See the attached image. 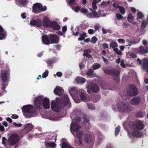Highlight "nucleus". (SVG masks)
Returning a JSON list of instances; mask_svg holds the SVG:
<instances>
[{
	"label": "nucleus",
	"mask_w": 148,
	"mask_h": 148,
	"mask_svg": "<svg viewBox=\"0 0 148 148\" xmlns=\"http://www.w3.org/2000/svg\"><path fill=\"white\" fill-rule=\"evenodd\" d=\"M148 23V21L145 20H143L141 23V27L142 29H144L147 26Z\"/></svg>",
	"instance_id": "obj_33"
},
{
	"label": "nucleus",
	"mask_w": 148,
	"mask_h": 148,
	"mask_svg": "<svg viewBox=\"0 0 148 148\" xmlns=\"http://www.w3.org/2000/svg\"><path fill=\"white\" fill-rule=\"evenodd\" d=\"M101 65L99 63H96L93 66V69L94 70H96L100 68Z\"/></svg>",
	"instance_id": "obj_43"
},
{
	"label": "nucleus",
	"mask_w": 148,
	"mask_h": 148,
	"mask_svg": "<svg viewBox=\"0 0 148 148\" xmlns=\"http://www.w3.org/2000/svg\"><path fill=\"white\" fill-rule=\"evenodd\" d=\"M97 3V1L96 0H94L92 3V7L93 9L95 10L97 8L96 4Z\"/></svg>",
	"instance_id": "obj_44"
},
{
	"label": "nucleus",
	"mask_w": 148,
	"mask_h": 148,
	"mask_svg": "<svg viewBox=\"0 0 148 148\" xmlns=\"http://www.w3.org/2000/svg\"><path fill=\"white\" fill-rule=\"evenodd\" d=\"M11 118L13 119H17L18 118V116L16 114H13L12 115Z\"/></svg>",
	"instance_id": "obj_57"
},
{
	"label": "nucleus",
	"mask_w": 148,
	"mask_h": 148,
	"mask_svg": "<svg viewBox=\"0 0 148 148\" xmlns=\"http://www.w3.org/2000/svg\"><path fill=\"white\" fill-rule=\"evenodd\" d=\"M84 140L87 143H90L93 140V137L90 134L85 133L84 135Z\"/></svg>",
	"instance_id": "obj_17"
},
{
	"label": "nucleus",
	"mask_w": 148,
	"mask_h": 148,
	"mask_svg": "<svg viewBox=\"0 0 148 148\" xmlns=\"http://www.w3.org/2000/svg\"><path fill=\"white\" fill-rule=\"evenodd\" d=\"M127 19L130 23H132L134 20V17L132 16L131 14H129L127 17Z\"/></svg>",
	"instance_id": "obj_36"
},
{
	"label": "nucleus",
	"mask_w": 148,
	"mask_h": 148,
	"mask_svg": "<svg viewBox=\"0 0 148 148\" xmlns=\"http://www.w3.org/2000/svg\"><path fill=\"white\" fill-rule=\"evenodd\" d=\"M34 102L35 107L37 109H41L42 106L45 109L50 108L49 100L46 97L43 99V97L41 96L37 97L35 99Z\"/></svg>",
	"instance_id": "obj_2"
},
{
	"label": "nucleus",
	"mask_w": 148,
	"mask_h": 148,
	"mask_svg": "<svg viewBox=\"0 0 148 148\" xmlns=\"http://www.w3.org/2000/svg\"><path fill=\"white\" fill-rule=\"evenodd\" d=\"M122 26L124 27L127 28L130 26V24L127 23H123L122 24Z\"/></svg>",
	"instance_id": "obj_54"
},
{
	"label": "nucleus",
	"mask_w": 148,
	"mask_h": 148,
	"mask_svg": "<svg viewBox=\"0 0 148 148\" xmlns=\"http://www.w3.org/2000/svg\"><path fill=\"white\" fill-rule=\"evenodd\" d=\"M92 14L93 15L94 17H99L98 13L95 10H93L92 11Z\"/></svg>",
	"instance_id": "obj_51"
},
{
	"label": "nucleus",
	"mask_w": 148,
	"mask_h": 148,
	"mask_svg": "<svg viewBox=\"0 0 148 148\" xmlns=\"http://www.w3.org/2000/svg\"><path fill=\"white\" fill-rule=\"evenodd\" d=\"M84 122L85 123H88L89 121V117L87 116L84 115L83 117Z\"/></svg>",
	"instance_id": "obj_45"
},
{
	"label": "nucleus",
	"mask_w": 148,
	"mask_h": 148,
	"mask_svg": "<svg viewBox=\"0 0 148 148\" xmlns=\"http://www.w3.org/2000/svg\"><path fill=\"white\" fill-rule=\"evenodd\" d=\"M130 56L133 58H135L137 57V55L134 53H132L130 55Z\"/></svg>",
	"instance_id": "obj_63"
},
{
	"label": "nucleus",
	"mask_w": 148,
	"mask_h": 148,
	"mask_svg": "<svg viewBox=\"0 0 148 148\" xmlns=\"http://www.w3.org/2000/svg\"><path fill=\"white\" fill-rule=\"evenodd\" d=\"M43 25L44 27H48L50 26V21L47 17L45 16L43 19Z\"/></svg>",
	"instance_id": "obj_19"
},
{
	"label": "nucleus",
	"mask_w": 148,
	"mask_h": 148,
	"mask_svg": "<svg viewBox=\"0 0 148 148\" xmlns=\"http://www.w3.org/2000/svg\"><path fill=\"white\" fill-rule=\"evenodd\" d=\"M8 75V74L7 71H4L1 72V78L4 82L7 81V76Z\"/></svg>",
	"instance_id": "obj_26"
},
{
	"label": "nucleus",
	"mask_w": 148,
	"mask_h": 148,
	"mask_svg": "<svg viewBox=\"0 0 148 148\" xmlns=\"http://www.w3.org/2000/svg\"><path fill=\"white\" fill-rule=\"evenodd\" d=\"M61 148H74L69 144L64 142L62 144Z\"/></svg>",
	"instance_id": "obj_34"
},
{
	"label": "nucleus",
	"mask_w": 148,
	"mask_h": 148,
	"mask_svg": "<svg viewBox=\"0 0 148 148\" xmlns=\"http://www.w3.org/2000/svg\"><path fill=\"white\" fill-rule=\"evenodd\" d=\"M141 101L140 97H135L130 100L131 103L133 105H138Z\"/></svg>",
	"instance_id": "obj_16"
},
{
	"label": "nucleus",
	"mask_w": 148,
	"mask_h": 148,
	"mask_svg": "<svg viewBox=\"0 0 148 148\" xmlns=\"http://www.w3.org/2000/svg\"><path fill=\"white\" fill-rule=\"evenodd\" d=\"M120 64L121 66L123 68H125L126 67L124 63V61L123 60H121Z\"/></svg>",
	"instance_id": "obj_58"
},
{
	"label": "nucleus",
	"mask_w": 148,
	"mask_h": 148,
	"mask_svg": "<svg viewBox=\"0 0 148 148\" xmlns=\"http://www.w3.org/2000/svg\"><path fill=\"white\" fill-rule=\"evenodd\" d=\"M129 41V43L128 44V45L130 46L132 44H135L138 43L139 42L140 40L138 39H133L132 40Z\"/></svg>",
	"instance_id": "obj_31"
},
{
	"label": "nucleus",
	"mask_w": 148,
	"mask_h": 148,
	"mask_svg": "<svg viewBox=\"0 0 148 148\" xmlns=\"http://www.w3.org/2000/svg\"><path fill=\"white\" fill-rule=\"evenodd\" d=\"M42 6L39 3H35L33 6V12L36 14L39 13L41 12V8Z\"/></svg>",
	"instance_id": "obj_10"
},
{
	"label": "nucleus",
	"mask_w": 148,
	"mask_h": 148,
	"mask_svg": "<svg viewBox=\"0 0 148 148\" xmlns=\"http://www.w3.org/2000/svg\"><path fill=\"white\" fill-rule=\"evenodd\" d=\"M148 66V62L147 61H144L142 67L143 69H145Z\"/></svg>",
	"instance_id": "obj_48"
},
{
	"label": "nucleus",
	"mask_w": 148,
	"mask_h": 148,
	"mask_svg": "<svg viewBox=\"0 0 148 148\" xmlns=\"http://www.w3.org/2000/svg\"><path fill=\"white\" fill-rule=\"evenodd\" d=\"M88 108L90 109H95V107L92 105L89 104L88 105Z\"/></svg>",
	"instance_id": "obj_62"
},
{
	"label": "nucleus",
	"mask_w": 148,
	"mask_h": 148,
	"mask_svg": "<svg viewBox=\"0 0 148 148\" xmlns=\"http://www.w3.org/2000/svg\"><path fill=\"white\" fill-rule=\"evenodd\" d=\"M129 128L132 130H142L144 127L145 125L142 121L137 120L134 122L132 121L129 123Z\"/></svg>",
	"instance_id": "obj_4"
},
{
	"label": "nucleus",
	"mask_w": 148,
	"mask_h": 148,
	"mask_svg": "<svg viewBox=\"0 0 148 148\" xmlns=\"http://www.w3.org/2000/svg\"><path fill=\"white\" fill-rule=\"evenodd\" d=\"M42 43L45 45H49L50 44V42L48 36L46 35H43L42 37Z\"/></svg>",
	"instance_id": "obj_21"
},
{
	"label": "nucleus",
	"mask_w": 148,
	"mask_h": 148,
	"mask_svg": "<svg viewBox=\"0 0 148 148\" xmlns=\"http://www.w3.org/2000/svg\"><path fill=\"white\" fill-rule=\"evenodd\" d=\"M81 128V126L76 122H72L71 124L70 130L77 132Z\"/></svg>",
	"instance_id": "obj_12"
},
{
	"label": "nucleus",
	"mask_w": 148,
	"mask_h": 148,
	"mask_svg": "<svg viewBox=\"0 0 148 148\" xmlns=\"http://www.w3.org/2000/svg\"><path fill=\"white\" fill-rule=\"evenodd\" d=\"M136 117L137 118H141L143 117V113L141 111L138 112L136 114Z\"/></svg>",
	"instance_id": "obj_38"
},
{
	"label": "nucleus",
	"mask_w": 148,
	"mask_h": 148,
	"mask_svg": "<svg viewBox=\"0 0 148 148\" xmlns=\"http://www.w3.org/2000/svg\"><path fill=\"white\" fill-rule=\"evenodd\" d=\"M138 130H133L134 131L132 133V134L134 137L141 138L143 136V134L141 132Z\"/></svg>",
	"instance_id": "obj_25"
},
{
	"label": "nucleus",
	"mask_w": 148,
	"mask_h": 148,
	"mask_svg": "<svg viewBox=\"0 0 148 148\" xmlns=\"http://www.w3.org/2000/svg\"><path fill=\"white\" fill-rule=\"evenodd\" d=\"M84 53L83 55L84 56H85L89 58H91L92 57L91 55L90 54L88 53H90L91 52V51L90 50H84Z\"/></svg>",
	"instance_id": "obj_29"
},
{
	"label": "nucleus",
	"mask_w": 148,
	"mask_h": 148,
	"mask_svg": "<svg viewBox=\"0 0 148 148\" xmlns=\"http://www.w3.org/2000/svg\"><path fill=\"white\" fill-rule=\"evenodd\" d=\"M102 46L103 48L104 49L108 48V45L106 43H104Z\"/></svg>",
	"instance_id": "obj_56"
},
{
	"label": "nucleus",
	"mask_w": 148,
	"mask_h": 148,
	"mask_svg": "<svg viewBox=\"0 0 148 148\" xmlns=\"http://www.w3.org/2000/svg\"><path fill=\"white\" fill-rule=\"evenodd\" d=\"M58 60L57 58L56 57L48 59L46 61V63L49 66H50L51 64H53Z\"/></svg>",
	"instance_id": "obj_24"
},
{
	"label": "nucleus",
	"mask_w": 148,
	"mask_h": 148,
	"mask_svg": "<svg viewBox=\"0 0 148 148\" xmlns=\"http://www.w3.org/2000/svg\"><path fill=\"white\" fill-rule=\"evenodd\" d=\"M100 99V97L99 95H94L92 99L93 101L94 102H96Z\"/></svg>",
	"instance_id": "obj_35"
},
{
	"label": "nucleus",
	"mask_w": 148,
	"mask_h": 148,
	"mask_svg": "<svg viewBox=\"0 0 148 148\" xmlns=\"http://www.w3.org/2000/svg\"><path fill=\"white\" fill-rule=\"evenodd\" d=\"M80 11L82 13H84L86 14L88 13V10L87 9H86L84 8H82L80 9Z\"/></svg>",
	"instance_id": "obj_52"
},
{
	"label": "nucleus",
	"mask_w": 148,
	"mask_h": 148,
	"mask_svg": "<svg viewBox=\"0 0 148 148\" xmlns=\"http://www.w3.org/2000/svg\"><path fill=\"white\" fill-rule=\"evenodd\" d=\"M116 15L118 19H121L123 17V16L119 13H116Z\"/></svg>",
	"instance_id": "obj_53"
},
{
	"label": "nucleus",
	"mask_w": 148,
	"mask_h": 148,
	"mask_svg": "<svg viewBox=\"0 0 148 148\" xmlns=\"http://www.w3.org/2000/svg\"><path fill=\"white\" fill-rule=\"evenodd\" d=\"M127 93L129 96H134L138 94V91L135 85L131 84L129 86Z\"/></svg>",
	"instance_id": "obj_6"
},
{
	"label": "nucleus",
	"mask_w": 148,
	"mask_h": 148,
	"mask_svg": "<svg viewBox=\"0 0 148 148\" xmlns=\"http://www.w3.org/2000/svg\"><path fill=\"white\" fill-rule=\"evenodd\" d=\"M8 84L7 83V81L5 82H2L1 83L2 89L3 90H5L6 87L7 86Z\"/></svg>",
	"instance_id": "obj_40"
},
{
	"label": "nucleus",
	"mask_w": 148,
	"mask_h": 148,
	"mask_svg": "<svg viewBox=\"0 0 148 148\" xmlns=\"http://www.w3.org/2000/svg\"><path fill=\"white\" fill-rule=\"evenodd\" d=\"M86 34V33L85 32H82V33H80L79 34V36H81L80 37H79L78 39V40H82L84 39L85 38Z\"/></svg>",
	"instance_id": "obj_32"
},
{
	"label": "nucleus",
	"mask_w": 148,
	"mask_h": 148,
	"mask_svg": "<svg viewBox=\"0 0 148 148\" xmlns=\"http://www.w3.org/2000/svg\"><path fill=\"white\" fill-rule=\"evenodd\" d=\"M64 90L61 87H58L56 88L54 90V92L56 95L61 96Z\"/></svg>",
	"instance_id": "obj_22"
},
{
	"label": "nucleus",
	"mask_w": 148,
	"mask_h": 148,
	"mask_svg": "<svg viewBox=\"0 0 148 148\" xmlns=\"http://www.w3.org/2000/svg\"><path fill=\"white\" fill-rule=\"evenodd\" d=\"M50 27H51L53 29L55 30H58L60 28V26L55 21L51 22L50 23Z\"/></svg>",
	"instance_id": "obj_20"
},
{
	"label": "nucleus",
	"mask_w": 148,
	"mask_h": 148,
	"mask_svg": "<svg viewBox=\"0 0 148 148\" xmlns=\"http://www.w3.org/2000/svg\"><path fill=\"white\" fill-rule=\"evenodd\" d=\"M81 8L79 6H76L75 9V11L76 12H78L79 10H80Z\"/></svg>",
	"instance_id": "obj_61"
},
{
	"label": "nucleus",
	"mask_w": 148,
	"mask_h": 148,
	"mask_svg": "<svg viewBox=\"0 0 148 148\" xmlns=\"http://www.w3.org/2000/svg\"><path fill=\"white\" fill-rule=\"evenodd\" d=\"M138 52L142 54H144L148 52V46L143 47L140 46L138 49Z\"/></svg>",
	"instance_id": "obj_23"
},
{
	"label": "nucleus",
	"mask_w": 148,
	"mask_h": 148,
	"mask_svg": "<svg viewBox=\"0 0 148 148\" xmlns=\"http://www.w3.org/2000/svg\"><path fill=\"white\" fill-rule=\"evenodd\" d=\"M49 71L48 70H46L43 73L42 75V77L43 78L46 77L48 75Z\"/></svg>",
	"instance_id": "obj_49"
},
{
	"label": "nucleus",
	"mask_w": 148,
	"mask_h": 148,
	"mask_svg": "<svg viewBox=\"0 0 148 148\" xmlns=\"http://www.w3.org/2000/svg\"><path fill=\"white\" fill-rule=\"evenodd\" d=\"M45 145L46 147H49L52 148H55L56 147V145L54 142L48 143L45 142Z\"/></svg>",
	"instance_id": "obj_27"
},
{
	"label": "nucleus",
	"mask_w": 148,
	"mask_h": 148,
	"mask_svg": "<svg viewBox=\"0 0 148 148\" xmlns=\"http://www.w3.org/2000/svg\"><path fill=\"white\" fill-rule=\"evenodd\" d=\"M30 24L32 26H35L37 27H40L42 26V21L40 19H37L36 20L32 19L30 21Z\"/></svg>",
	"instance_id": "obj_15"
},
{
	"label": "nucleus",
	"mask_w": 148,
	"mask_h": 148,
	"mask_svg": "<svg viewBox=\"0 0 148 148\" xmlns=\"http://www.w3.org/2000/svg\"><path fill=\"white\" fill-rule=\"evenodd\" d=\"M88 33L90 34H92L94 33V31L92 29H90L88 31Z\"/></svg>",
	"instance_id": "obj_64"
},
{
	"label": "nucleus",
	"mask_w": 148,
	"mask_h": 148,
	"mask_svg": "<svg viewBox=\"0 0 148 148\" xmlns=\"http://www.w3.org/2000/svg\"><path fill=\"white\" fill-rule=\"evenodd\" d=\"M50 44L58 43L59 42L58 37L56 35L51 34L49 36Z\"/></svg>",
	"instance_id": "obj_14"
},
{
	"label": "nucleus",
	"mask_w": 148,
	"mask_h": 148,
	"mask_svg": "<svg viewBox=\"0 0 148 148\" xmlns=\"http://www.w3.org/2000/svg\"><path fill=\"white\" fill-rule=\"evenodd\" d=\"M71 105L69 98L66 95H64L61 99L57 98L56 102L53 101L51 103L52 109L56 112H59L61 109L64 108L65 106L69 108Z\"/></svg>",
	"instance_id": "obj_1"
},
{
	"label": "nucleus",
	"mask_w": 148,
	"mask_h": 148,
	"mask_svg": "<svg viewBox=\"0 0 148 148\" xmlns=\"http://www.w3.org/2000/svg\"><path fill=\"white\" fill-rule=\"evenodd\" d=\"M117 107L119 110L122 112H129L131 110L130 106L127 103L121 102Z\"/></svg>",
	"instance_id": "obj_5"
},
{
	"label": "nucleus",
	"mask_w": 148,
	"mask_h": 148,
	"mask_svg": "<svg viewBox=\"0 0 148 148\" xmlns=\"http://www.w3.org/2000/svg\"><path fill=\"white\" fill-rule=\"evenodd\" d=\"M94 71L92 69H89L86 73V75L88 76H91L92 75Z\"/></svg>",
	"instance_id": "obj_50"
},
{
	"label": "nucleus",
	"mask_w": 148,
	"mask_h": 148,
	"mask_svg": "<svg viewBox=\"0 0 148 148\" xmlns=\"http://www.w3.org/2000/svg\"><path fill=\"white\" fill-rule=\"evenodd\" d=\"M67 28L66 26H64L62 27V30L64 33H65V32L67 31Z\"/></svg>",
	"instance_id": "obj_59"
},
{
	"label": "nucleus",
	"mask_w": 148,
	"mask_h": 148,
	"mask_svg": "<svg viewBox=\"0 0 148 148\" xmlns=\"http://www.w3.org/2000/svg\"><path fill=\"white\" fill-rule=\"evenodd\" d=\"M7 36V32L0 24V40H4Z\"/></svg>",
	"instance_id": "obj_18"
},
{
	"label": "nucleus",
	"mask_w": 148,
	"mask_h": 148,
	"mask_svg": "<svg viewBox=\"0 0 148 148\" xmlns=\"http://www.w3.org/2000/svg\"><path fill=\"white\" fill-rule=\"evenodd\" d=\"M86 79L82 77H79L77 78V81L79 83L80 82L82 84L86 82Z\"/></svg>",
	"instance_id": "obj_37"
},
{
	"label": "nucleus",
	"mask_w": 148,
	"mask_h": 148,
	"mask_svg": "<svg viewBox=\"0 0 148 148\" xmlns=\"http://www.w3.org/2000/svg\"><path fill=\"white\" fill-rule=\"evenodd\" d=\"M27 2L26 0H16V3L18 6L24 5Z\"/></svg>",
	"instance_id": "obj_28"
},
{
	"label": "nucleus",
	"mask_w": 148,
	"mask_h": 148,
	"mask_svg": "<svg viewBox=\"0 0 148 148\" xmlns=\"http://www.w3.org/2000/svg\"><path fill=\"white\" fill-rule=\"evenodd\" d=\"M120 127L118 126L116 127L115 130V135L117 136L119 133L120 131Z\"/></svg>",
	"instance_id": "obj_41"
},
{
	"label": "nucleus",
	"mask_w": 148,
	"mask_h": 148,
	"mask_svg": "<svg viewBox=\"0 0 148 148\" xmlns=\"http://www.w3.org/2000/svg\"><path fill=\"white\" fill-rule=\"evenodd\" d=\"M110 47H112V48H114L116 47H117L118 46L117 43L115 42L112 41L110 44Z\"/></svg>",
	"instance_id": "obj_39"
},
{
	"label": "nucleus",
	"mask_w": 148,
	"mask_h": 148,
	"mask_svg": "<svg viewBox=\"0 0 148 148\" xmlns=\"http://www.w3.org/2000/svg\"><path fill=\"white\" fill-rule=\"evenodd\" d=\"M104 73L109 75L117 76L120 73L119 71L116 69H103Z\"/></svg>",
	"instance_id": "obj_8"
},
{
	"label": "nucleus",
	"mask_w": 148,
	"mask_h": 148,
	"mask_svg": "<svg viewBox=\"0 0 148 148\" xmlns=\"http://www.w3.org/2000/svg\"><path fill=\"white\" fill-rule=\"evenodd\" d=\"M113 50L116 52V53L118 55H121L122 53L121 51L119 50V49L117 48H113Z\"/></svg>",
	"instance_id": "obj_42"
},
{
	"label": "nucleus",
	"mask_w": 148,
	"mask_h": 148,
	"mask_svg": "<svg viewBox=\"0 0 148 148\" xmlns=\"http://www.w3.org/2000/svg\"><path fill=\"white\" fill-rule=\"evenodd\" d=\"M87 92L90 94V92H97L99 90L98 86L95 83H90L88 84L87 86Z\"/></svg>",
	"instance_id": "obj_7"
},
{
	"label": "nucleus",
	"mask_w": 148,
	"mask_h": 148,
	"mask_svg": "<svg viewBox=\"0 0 148 148\" xmlns=\"http://www.w3.org/2000/svg\"><path fill=\"white\" fill-rule=\"evenodd\" d=\"M83 132H77L76 134V136L78 138V140H75V141L78 145L79 146L83 145L82 138Z\"/></svg>",
	"instance_id": "obj_13"
},
{
	"label": "nucleus",
	"mask_w": 148,
	"mask_h": 148,
	"mask_svg": "<svg viewBox=\"0 0 148 148\" xmlns=\"http://www.w3.org/2000/svg\"><path fill=\"white\" fill-rule=\"evenodd\" d=\"M143 13L141 12H138L137 13L136 15V20L138 21V22L140 23V21L139 19H141L143 17Z\"/></svg>",
	"instance_id": "obj_30"
},
{
	"label": "nucleus",
	"mask_w": 148,
	"mask_h": 148,
	"mask_svg": "<svg viewBox=\"0 0 148 148\" xmlns=\"http://www.w3.org/2000/svg\"><path fill=\"white\" fill-rule=\"evenodd\" d=\"M120 12L122 14H124L125 12V10L124 8L120 6L119 8Z\"/></svg>",
	"instance_id": "obj_47"
},
{
	"label": "nucleus",
	"mask_w": 148,
	"mask_h": 148,
	"mask_svg": "<svg viewBox=\"0 0 148 148\" xmlns=\"http://www.w3.org/2000/svg\"><path fill=\"white\" fill-rule=\"evenodd\" d=\"M18 136L17 134H14L12 135L9 138L10 141V144L11 146L14 145L18 143Z\"/></svg>",
	"instance_id": "obj_11"
},
{
	"label": "nucleus",
	"mask_w": 148,
	"mask_h": 148,
	"mask_svg": "<svg viewBox=\"0 0 148 148\" xmlns=\"http://www.w3.org/2000/svg\"><path fill=\"white\" fill-rule=\"evenodd\" d=\"M112 5L115 9L119 8L120 6V5H118V4L114 3Z\"/></svg>",
	"instance_id": "obj_55"
},
{
	"label": "nucleus",
	"mask_w": 148,
	"mask_h": 148,
	"mask_svg": "<svg viewBox=\"0 0 148 148\" xmlns=\"http://www.w3.org/2000/svg\"><path fill=\"white\" fill-rule=\"evenodd\" d=\"M23 112L27 113H32L35 112V109L33 106L31 105L24 106L22 108Z\"/></svg>",
	"instance_id": "obj_9"
},
{
	"label": "nucleus",
	"mask_w": 148,
	"mask_h": 148,
	"mask_svg": "<svg viewBox=\"0 0 148 148\" xmlns=\"http://www.w3.org/2000/svg\"><path fill=\"white\" fill-rule=\"evenodd\" d=\"M102 58L105 63L106 64H108V60L107 59H106L103 56H102Z\"/></svg>",
	"instance_id": "obj_60"
},
{
	"label": "nucleus",
	"mask_w": 148,
	"mask_h": 148,
	"mask_svg": "<svg viewBox=\"0 0 148 148\" xmlns=\"http://www.w3.org/2000/svg\"><path fill=\"white\" fill-rule=\"evenodd\" d=\"M70 95L72 97H76L79 95L82 101H87L88 99L86 95V92L83 89L79 90L75 88H72L69 91Z\"/></svg>",
	"instance_id": "obj_3"
},
{
	"label": "nucleus",
	"mask_w": 148,
	"mask_h": 148,
	"mask_svg": "<svg viewBox=\"0 0 148 148\" xmlns=\"http://www.w3.org/2000/svg\"><path fill=\"white\" fill-rule=\"evenodd\" d=\"M97 40V38L95 36H94L92 37L90 40V42L92 44H95Z\"/></svg>",
	"instance_id": "obj_46"
}]
</instances>
